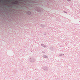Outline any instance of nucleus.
I'll list each match as a JSON object with an SVG mask.
<instances>
[{
  "instance_id": "1",
  "label": "nucleus",
  "mask_w": 80,
  "mask_h": 80,
  "mask_svg": "<svg viewBox=\"0 0 80 80\" xmlns=\"http://www.w3.org/2000/svg\"><path fill=\"white\" fill-rule=\"evenodd\" d=\"M31 14V12H28V14L30 15V14Z\"/></svg>"
}]
</instances>
